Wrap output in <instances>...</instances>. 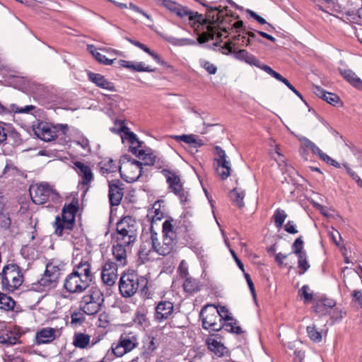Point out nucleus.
Wrapping results in <instances>:
<instances>
[{"label": "nucleus", "mask_w": 362, "mask_h": 362, "mask_svg": "<svg viewBox=\"0 0 362 362\" xmlns=\"http://www.w3.org/2000/svg\"><path fill=\"white\" fill-rule=\"evenodd\" d=\"M173 220H165L163 223V238L159 240L158 234L151 231L152 248L157 254L163 256L170 254L177 243V235Z\"/></svg>", "instance_id": "nucleus-1"}, {"label": "nucleus", "mask_w": 362, "mask_h": 362, "mask_svg": "<svg viewBox=\"0 0 362 362\" xmlns=\"http://www.w3.org/2000/svg\"><path fill=\"white\" fill-rule=\"evenodd\" d=\"M91 262L92 257L88 250L75 249L73 253L74 268L72 272L91 283L94 277Z\"/></svg>", "instance_id": "nucleus-2"}, {"label": "nucleus", "mask_w": 362, "mask_h": 362, "mask_svg": "<svg viewBox=\"0 0 362 362\" xmlns=\"http://www.w3.org/2000/svg\"><path fill=\"white\" fill-rule=\"evenodd\" d=\"M1 286L3 291L13 292L23 282V275L21 267L14 263L5 265L0 272Z\"/></svg>", "instance_id": "nucleus-3"}, {"label": "nucleus", "mask_w": 362, "mask_h": 362, "mask_svg": "<svg viewBox=\"0 0 362 362\" xmlns=\"http://www.w3.org/2000/svg\"><path fill=\"white\" fill-rule=\"evenodd\" d=\"M29 192L32 201L36 204H43L47 202H52L54 204L59 202V193L47 182L31 185Z\"/></svg>", "instance_id": "nucleus-4"}, {"label": "nucleus", "mask_w": 362, "mask_h": 362, "mask_svg": "<svg viewBox=\"0 0 362 362\" xmlns=\"http://www.w3.org/2000/svg\"><path fill=\"white\" fill-rule=\"evenodd\" d=\"M158 170H160L165 177L169 189L179 197L182 203H185L187 193L183 189L179 171L173 168L168 162L164 163L163 166H158Z\"/></svg>", "instance_id": "nucleus-5"}, {"label": "nucleus", "mask_w": 362, "mask_h": 362, "mask_svg": "<svg viewBox=\"0 0 362 362\" xmlns=\"http://www.w3.org/2000/svg\"><path fill=\"white\" fill-rule=\"evenodd\" d=\"M138 226L132 216H125L117 223L116 241L122 243H134L137 238Z\"/></svg>", "instance_id": "nucleus-6"}, {"label": "nucleus", "mask_w": 362, "mask_h": 362, "mask_svg": "<svg viewBox=\"0 0 362 362\" xmlns=\"http://www.w3.org/2000/svg\"><path fill=\"white\" fill-rule=\"evenodd\" d=\"M104 302L103 295L100 289L91 288L80 300V309L86 315H93L101 309Z\"/></svg>", "instance_id": "nucleus-7"}, {"label": "nucleus", "mask_w": 362, "mask_h": 362, "mask_svg": "<svg viewBox=\"0 0 362 362\" xmlns=\"http://www.w3.org/2000/svg\"><path fill=\"white\" fill-rule=\"evenodd\" d=\"M146 279L134 272L124 273L122 275L119 283L120 293L124 297L134 296L140 287L146 286Z\"/></svg>", "instance_id": "nucleus-8"}, {"label": "nucleus", "mask_w": 362, "mask_h": 362, "mask_svg": "<svg viewBox=\"0 0 362 362\" xmlns=\"http://www.w3.org/2000/svg\"><path fill=\"white\" fill-rule=\"evenodd\" d=\"M76 211V207L73 204H69L63 208L62 217H56L54 227L55 233L58 236H62L64 233H69L72 229Z\"/></svg>", "instance_id": "nucleus-9"}, {"label": "nucleus", "mask_w": 362, "mask_h": 362, "mask_svg": "<svg viewBox=\"0 0 362 362\" xmlns=\"http://www.w3.org/2000/svg\"><path fill=\"white\" fill-rule=\"evenodd\" d=\"M139 344L137 335L132 332L123 333L117 341L112 344L111 349L117 357H122L124 354L134 349Z\"/></svg>", "instance_id": "nucleus-10"}, {"label": "nucleus", "mask_w": 362, "mask_h": 362, "mask_svg": "<svg viewBox=\"0 0 362 362\" xmlns=\"http://www.w3.org/2000/svg\"><path fill=\"white\" fill-rule=\"evenodd\" d=\"M142 163L135 160H129L124 157L119 166L121 177L127 182L136 181L141 175Z\"/></svg>", "instance_id": "nucleus-11"}, {"label": "nucleus", "mask_w": 362, "mask_h": 362, "mask_svg": "<svg viewBox=\"0 0 362 362\" xmlns=\"http://www.w3.org/2000/svg\"><path fill=\"white\" fill-rule=\"evenodd\" d=\"M158 2L169 11L175 13L182 19L194 21L193 23H204L202 21V16L197 12L192 11L185 6H182L172 0H157Z\"/></svg>", "instance_id": "nucleus-12"}, {"label": "nucleus", "mask_w": 362, "mask_h": 362, "mask_svg": "<svg viewBox=\"0 0 362 362\" xmlns=\"http://www.w3.org/2000/svg\"><path fill=\"white\" fill-rule=\"evenodd\" d=\"M63 265L57 261H51L46 266L43 276L39 280V284L45 288H54L57 286L60 272Z\"/></svg>", "instance_id": "nucleus-13"}, {"label": "nucleus", "mask_w": 362, "mask_h": 362, "mask_svg": "<svg viewBox=\"0 0 362 362\" xmlns=\"http://www.w3.org/2000/svg\"><path fill=\"white\" fill-rule=\"evenodd\" d=\"M214 160L216 162V172L222 180H226L230 175V161L226 159L225 151L219 146L214 147Z\"/></svg>", "instance_id": "nucleus-14"}, {"label": "nucleus", "mask_w": 362, "mask_h": 362, "mask_svg": "<svg viewBox=\"0 0 362 362\" xmlns=\"http://www.w3.org/2000/svg\"><path fill=\"white\" fill-rule=\"evenodd\" d=\"M90 285V282L73 272L66 277L64 282V288L71 293H83Z\"/></svg>", "instance_id": "nucleus-15"}, {"label": "nucleus", "mask_w": 362, "mask_h": 362, "mask_svg": "<svg viewBox=\"0 0 362 362\" xmlns=\"http://www.w3.org/2000/svg\"><path fill=\"white\" fill-rule=\"evenodd\" d=\"M57 127L45 122H39L33 125L35 135L40 139L49 142L57 138Z\"/></svg>", "instance_id": "nucleus-16"}, {"label": "nucleus", "mask_w": 362, "mask_h": 362, "mask_svg": "<svg viewBox=\"0 0 362 362\" xmlns=\"http://www.w3.org/2000/svg\"><path fill=\"white\" fill-rule=\"evenodd\" d=\"M298 141L300 142V148L305 149L309 148L311 150L312 153L315 155L319 156L320 159L325 161L326 163L333 165L338 166L339 163L334 159L331 158L328 155L323 153L320 148L312 141L309 139L301 136V135H296Z\"/></svg>", "instance_id": "nucleus-17"}, {"label": "nucleus", "mask_w": 362, "mask_h": 362, "mask_svg": "<svg viewBox=\"0 0 362 362\" xmlns=\"http://www.w3.org/2000/svg\"><path fill=\"white\" fill-rule=\"evenodd\" d=\"M87 49L99 63L105 65H111L115 59V58L110 59L103 53L106 52L109 57H112L116 54V51L113 49L107 48L98 49L93 45H88Z\"/></svg>", "instance_id": "nucleus-18"}, {"label": "nucleus", "mask_w": 362, "mask_h": 362, "mask_svg": "<svg viewBox=\"0 0 362 362\" xmlns=\"http://www.w3.org/2000/svg\"><path fill=\"white\" fill-rule=\"evenodd\" d=\"M117 265L110 260L107 261L103 267L101 279L107 286H113L117 279Z\"/></svg>", "instance_id": "nucleus-19"}, {"label": "nucleus", "mask_w": 362, "mask_h": 362, "mask_svg": "<svg viewBox=\"0 0 362 362\" xmlns=\"http://www.w3.org/2000/svg\"><path fill=\"white\" fill-rule=\"evenodd\" d=\"M209 308H211L213 312L212 317H214V319H209V317L206 318L205 317V325L207 324L209 327H214L216 325V320L219 317L226 320H230L232 319V317L230 316L228 310L224 306L216 308L212 304L205 305V310H207ZM205 329H206V326Z\"/></svg>", "instance_id": "nucleus-20"}, {"label": "nucleus", "mask_w": 362, "mask_h": 362, "mask_svg": "<svg viewBox=\"0 0 362 362\" xmlns=\"http://www.w3.org/2000/svg\"><path fill=\"white\" fill-rule=\"evenodd\" d=\"M173 310V303L168 300H161L156 306L155 320L158 322L168 320L172 315Z\"/></svg>", "instance_id": "nucleus-21"}, {"label": "nucleus", "mask_w": 362, "mask_h": 362, "mask_svg": "<svg viewBox=\"0 0 362 362\" xmlns=\"http://www.w3.org/2000/svg\"><path fill=\"white\" fill-rule=\"evenodd\" d=\"M99 339H91V336L83 332H76L73 337V345L80 349H88L98 342Z\"/></svg>", "instance_id": "nucleus-22"}, {"label": "nucleus", "mask_w": 362, "mask_h": 362, "mask_svg": "<svg viewBox=\"0 0 362 362\" xmlns=\"http://www.w3.org/2000/svg\"><path fill=\"white\" fill-rule=\"evenodd\" d=\"M208 349L217 356L221 357L228 353L226 347L222 342L221 337L218 335H211L206 339Z\"/></svg>", "instance_id": "nucleus-23"}, {"label": "nucleus", "mask_w": 362, "mask_h": 362, "mask_svg": "<svg viewBox=\"0 0 362 362\" xmlns=\"http://www.w3.org/2000/svg\"><path fill=\"white\" fill-rule=\"evenodd\" d=\"M173 138L177 142H183L189 146L192 153L197 152V148L203 146V142L197 135L182 134L173 136Z\"/></svg>", "instance_id": "nucleus-24"}, {"label": "nucleus", "mask_w": 362, "mask_h": 362, "mask_svg": "<svg viewBox=\"0 0 362 362\" xmlns=\"http://www.w3.org/2000/svg\"><path fill=\"white\" fill-rule=\"evenodd\" d=\"M74 164L76 173L81 177L80 183L83 185H88L93 179V175L90 166L80 161H76Z\"/></svg>", "instance_id": "nucleus-25"}, {"label": "nucleus", "mask_w": 362, "mask_h": 362, "mask_svg": "<svg viewBox=\"0 0 362 362\" xmlns=\"http://www.w3.org/2000/svg\"><path fill=\"white\" fill-rule=\"evenodd\" d=\"M109 200L112 206H118L123 197V189L119 186V180L109 182Z\"/></svg>", "instance_id": "nucleus-26"}, {"label": "nucleus", "mask_w": 362, "mask_h": 362, "mask_svg": "<svg viewBox=\"0 0 362 362\" xmlns=\"http://www.w3.org/2000/svg\"><path fill=\"white\" fill-rule=\"evenodd\" d=\"M132 243H122L117 242V244L112 247V255L117 261V266H124L127 264V250L126 247Z\"/></svg>", "instance_id": "nucleus-27"}, {"label": "nucleus", "mask_w": 362, "mask_h": 362, "mask_svg": "<svg viewBox=\"0 0 362 362\" xmlns=\"http://www.w3.org/2000/svg\"><path fill=\"white\" fill-rule=\"evenodd\" d=\"M131 152L140 159H142L144 163H141L145 165H155L156 168L158 169V166H163V163H166L165 161L160 163L159 160H156V157L152 154H146L144 150L138 149L137 147H132Z\"/></svg>", "instance_id": "nucleus-28"}, {"label": "nucleus", "mask_w": 362, "mask_h": 362, "mask_svg": "<svg viewBox=\"0 0 362 362\" xmlns=\"http://www.w3.org/2000/svg\"><path fill=\"white\" fill-rule=\"evenodd\" d=\"M111 131L113 132L120 133L121 139L124 141V140L129 142L131 146H129V150L131 151L132 147H137L138 149L141 146V143L138 140L136 135L133 132H130L129 129L124 126H121L119 130H116L114 128L111 129Z\"/></svg>", "instance_id": "nucleus-29"}, {"label": "nucleus", "mask_w": 362, "mask_h": 362, "mask_svg": "<svg viewBox=\"0 0 362 362\" xmlns=\"http://www.w3.org/2000/svg\"><path fill=\"white\" fill-rule=\"evenodd\" d=\"M88 79L103 89L110 91L115 90L113 83L105 78V77L100 74L90 72L88 73Z\"/></svg>", "instance_id": "nucleus-30"}, {"label": "nucleus", "mask_w": 362, "mask_h": 362, "mask_svg": "<svg viewBox=\"0 0 362 362\" xmlns=\"http://www.w3.org/2000/svg\"><path fill=\"white\" fill-rule=\"evenodd\" d=\"M56 329L52 327H45L36 333V342L37 344H47L56 338Z\"/></svg>", "instance_id": "nucleus-31"}, {"label": "nucleus", "mask_w": 362, "mask_h": 362, "mask_svg": "<svg viewBox=\"0 0 362 362\" xmlns=\"http://www.w3.org/2000/svg\"><path fill=\"white\" fill-rule=\"evenodd\" d=\"M119 65L129 70L138 72H153L155 69H152L150 66L146 65L143 62H132L127 60H120Z\"/></svg>", "instance_id": "nucleus-32"}, {"label": "nucleus", "mask_w": 362, "mask_h": 362, "mask_svg": "<svg viewBox=\"0 0 362 362\" xmlns=\"http://www.w3.org/2000/svg\"><path fill=\"white\" fill-rule=\"evenodd\" d=\"M223 12L217 7H211L205 4V23H223L224 20L221 18Z\"/></svg>", "instance_id": "nucleus-33"}, {"label": "nucleus", "mask_w": 362, "mask_h": 362, "mask_svg": "<svg viewBox=\"0 0 362 362\" xmlns=\"http://www.w3.org/2000/svg\"><path fill=\"white\" fill-rule=\"evenodd\" d=\"M261 69L267 74H269V75H271L272 77L276 78V80L284 83L296 95H297L299 98H302V95H300V93L290 83V82L286 78L283 77L280 74L275 71L267 65H262Z\"/></svg>", "instance_id": "nucleus-34"}, {"label": "nucleus", "mask_w": 362, "mask_h": 362, "mask_svg": "<svg viewBox=\"0 0 362 362\" xmlns=\"http://www.w3.org/2000/svg\"><path fill=\"white\" fill-rule=\"evenodd\" d=\"M35 105H25L23 107H19L16 104H11L8 108L0 104V114H6L7 112H13L17 114H28L30 113L33 110H35Z\"/></svg>", "instance_id": "nucleus-35"}, {"label": "nucleus", "mask_w": 362, "mask_h": 362, "mask_svg": "<svg viewBox=\"0 0 362 362\" xmlns=\"http://www.w3.org/2000/svg\"><path fill=\"white\" fill-rule=\"evenodd\" d=\"M20 334L13 331L0 332V344L12 346L19 343Z\"/></svg>", "instance_id": "nucleus-36"}, {"label": "nucleus", "mask_w": 362, "mask_h": 362, "mask_svg": "<svg viewBox=\"0 0 362 362\" xmlns=\"http://www.w3.org/2000/svg\"><path fill=\"white\" fill-rule=\"evenodd\" d=\"M313 92L318 97L322 98L327 103L333 105H336L339 100V98L337 95L332 93L327 92L317 86L313 87Z\"/></svg>", "instance_id": "nucleus-37"}, {"label": "nucleus", "mask_w": 362, "mask_h": 362, "mask_svg": "<svg viewBox=\"0 0 362 362\" xmlns=\"http://www.w3.org/2000/svg\"><path fill=\"white\" fill-rule=\"evenodd\" d=\"M162 204L163 201H157L153 204L152 208L148 210V217L151 220L152 223L160 221L163 218L164 212L161 211Z\"/></svg>", "instance_id": "nucleus-38"}, {"label": "nucleus", "mask_w": 362, "mask_h": 362, "mask_svg": "<svg viewBox=\"0 0 362 362\" xmlns=\"http://www.w3.org/2000/svg\"><path fill=\"white\" fill-rule=\"evenodd\" d=\"M339 71L341 75L354 86L358 88H362V81L351 70L339 69Z\"/></svg>", "instance_id": "nucleus-39"}, {"label": "nucleus", "mask_w": 362, "mask_h": 362, "mask_svg": "<svg viewBox=\"0 0 362 362\" xmlns=\"http://www.w3.org/2000/svg\"><path fill=\"white\" fill-rule=\"evenodd\" d=\"M235 57L239 60L245 61L246 63L250 65H255L259 66V62L252 54H249L245 49H240L235 53Z\"/></svg>", "instance_id": "nucleus-40"}, {"label": "nucleus", "mask_w": 362, "mask_h": 362, "mask_svg": "<svg viewBox=\"0 0 362 362\" xmlns=\"http://www.w3.org/2000/svg\"><path fill=\"white\" fill-rule=\"evenodd\" d=\"M151 28L153 30H155L158 34L160 35L163 37H165L169 42H170L173 45H186L193 43L192 40L187 39V38H180L177 39L172 36H167L164 33L160 32L157 28H154L153 25L151 26Z\"/></svg>", "instance_id": "nucleus-41"}, {"label": "nucleus", "mask_w": 362, "mask_h": 362, "mask_svg": "<svg viewBox=\"0 0 362 362\" xmlns=\"http://www.w3.org/2000/svg\"><path fill=\"white\" fill-rule=\"evenodd\" d=\"M100 168L103 174L115 173L117 170V168L119 169L116 162L111 158L105 159L101 161L100 163Z\"/></svg>", "instance_id": "nucleus-42"}, {"label": "nucleus", "mask_w": 362, "mask_h": 362, "mask_svg": "<svg viewBox=\"0 0 362 362\" xmlns=\"http://www.w3.org/2000/svg\"><path fill=\"white\" fill-rule=\"evenodd\" d=\"M201 284L195 279L189 276L183 282V288L185 291L192 293L198 291L200 289Z\"/></svg>", "instance_id": "nucleus-43"}, {"label": "nucleus", "mask_w": 362, "mask_h": 362, "mask_svg": "<svg viewBox=\"0 0 362 362\" xmlns=\"http://www.w3.org/2000/svg\"><path fill=\"white\" fill-rule=\"evenodd\" d=\"M245 194L239 189H234L230 192V198L237 206L241 208L244 206L243 199Z\"/></svg>", "instance_id": "nucleus-44"}, {"label": "nucleus", "mask_w": 362, "mask_h": 362, "mask_svg": "<svg viewBox=\"0 0 362 362\" xmlns=\"http://www.w3.org/2000/svg\"><path fill=\"white\" fill-rule=\"evenodd\" d=\"M15 301L7 295L0 292V308L9 310L14 308Z\"/></svg>", "instance_id": "nucleus-45"}, {"label": "nucleus", "mask_w": 362, "mask_h": 362, "mask_svg": "<svg viewBox=\"0 0 362 362\" xmlns=\"http://www.w3.org/2000/svg\"><path fill=\"white\" fill-rule=\"evenodd\" d=\"M151 251H153V250L152 248L151 237L149 240L143 241L141 243L139 249V255L141 257L146 258L150 255Z\"/></svg>", "instance_id": "nucleus-46"}, {"label": "nucleus", "mask_w": 362, "mask_h": 362, "mask_svg": "<svg viewBox=\"0 0 362 362\" xmlns=\"http://www.w3.org/2000/svg\"><path fill=\"white\" fill-rule=\"evenodd\" d=\"M304 242L302 237H298L292 245V251L296 255L306 254V251L303 249Z\"/></svg>", "instance_id": "nucleus-47"}, {"label": "nucleus", "mask_w": 362, "mask_h": 362, "mask_svg": "<svg viewBox=\"0 0 362 362\" xmlns=\"http://www.w3.org/2000/svg\"><path fill=\"white\" fill-rule=\"evenodd\" d=\"M287 217V214L284 210L277 209L276 210L274 218L275 226L276 228H280Z\"/></svg>", "instance_id": "nucleus-48"}, {"label": "nucleus", "mask_w": 362, "mask_h": 362, "mask_svg": "<svg viewBox=\"0 0 362 362\" xmlns=\"http://www.w3.org/2000/svg\"><path fill=\"white\" fill-rule=\"evenodd\" d=\"M307 333L310 339L315 342H320L322 340V334L317 331L315 327L308 326L307 327Z\"/></svg>", "instance_id": "nucleus-49"}, {"label": "nucleus", "mask_w": 362, "mask_h": 362, "mask_svg": "<svg viewBox=\"0 0 362 362\" xmlns=\"http://www.w3.org/2000/svg\"><path fill=\"white\" fill-rule=\"evenodd\" d=\"M297 257H298V268L302 269L301 273L305 272L310 267V264L308 262L307 253L300 255H298Z\"/></svg>", "instance_id": "nucleus-50"}, {"label": "nucleus", "mask_w": 362, "mask_h": 362, "mask_svg": "<svg viewBox=\"0 0 362 362\" xmlns=\"http://www.w3.org/2000/svg\"><path fill=\"white\" fill-rule=\"evenodd\" d=\"M144 347L146 351L148 354H151L153 351H154L156 349L155 339L153 337H148L146 341L144 342Z\"/></svg>", "instance_id": "nucleus-51"}, {"label": "nucleus", "mask_w": 362, "mask_h": 362, "mask_svg": "<svg viewBox=\"0 0 362 362\" xmlns=\"http://www.w3.org/2000/svg\"><path fill=\"white\" fill-rule=\"evenodd\" d=\"M177 273L181 278H185L186 279L187 277H189L188 266L185 260L181 261L177 269Z\"/></svg>", "instance_id": "nucleus-52"}, {"label": "nucleus", "mask_w": 362, "mask_h": 362, "mask_svg": "<svg viewBox=\"0 0 362 362\" xmlns=\"http://www.w3.org/2000/svg\"><path fill=\"white\" fill-rule=\"evenodd\" d=\"M334 305L335 303L332 299L325 298L317 303L316 309L317 312H321V307H325V308H332Z\"/></svg>", "instance_id": "nucleus-53"}, {"label": "nucleus", "mask_w": 362, "mask_h": 362, "mask_svg": "<svg viewBox=\"0 0 362 362\" xmlns=\"http://www.w3.org/2000/svg\"><path fill=\"white\" fill-rule=\"evenodd\" d=\"M11 223V221L10 217L8 215L1 213L0 214V226L2 228L7 229L10 227Z\"/></svg>", "instance_id": "nucleus-54"}, {"label": "nucleus", "mask_w": 362, "mask_h": 362, "mask_svg": "<svg viewBox=\"0 0 362 362\" xmlns=\"http://www.w3.org/2000/svg\"><path fill=\"white\" fill-rule=\"evenodd\" d=\"M193 30L198 35L197 40L200 44L204 43V32H201L199 29L204 25V24H192Z\"/></svg>", "instance_id": "nucleus-55"}, {"label": "nucleus", "mask_w": 362, "mask_h": 362, "mask_svg": "<svg viewBox=\"0 0 362 362\" xmlns=\"http://www.w3.org/2000/svg\"><path fill=\"white\" fill-rule=\"evenodd\" d=\"M310 288L308 286H303L299 291V293L303 296L305 301L308 302L312 300L313 295L309 293Z\"/></svg>", "instance_id": "nucleus-56"}, {"label": "nucleus", "mask_w": 362, "mask_h": 362, "mask_svg": "<svg viewBox=\"0 0 362 362\" xmlns=\"http://www.w3.org/2000/svg\"><path fill=\"white\" fill-rule=\"evenodd\" d=\"M284 229L287 233L291 234H296L298 232L296 229V226L293 221H288Z\"/></svg>", "instance_id": "nucleus-57"}, {"label": "nucleus", "mask_w": 362, "mask_h": 362, "mask_svg": "<svg viewBox=\"0 0 362 362\" xmlns=\"http://www.w3.org/2000/svg\"><path fill=\"white\" fill-rule=\"evenodd\" d=\"M230 252L233 257V258L234 259L235 262H236L238 267L240 268V269L243 272L245 273V269H244V265L241 262V261L240 260V259L238 257V256L236 255L235 252H234L233 250L232 249H230Z\"/></svg>", "instance_id": "nucleus-58"}, {"label": "nucleus", "mask_w": 362, "mask_h": 362, "mask_svg": "<svg viewBox=\"0 0 362 362\" xmlns=\"http://www.w3.org/2000/svg\"><path fill=\"white\" fill-rule=\"evenodd\" d=\"M243 274H244V276H245V278L246 279V281H247V283L248 284V286L250 288V290L251 293H252V295L255 296V291L254 284L252 283V279H251L250 275L247 273H246L245 272V273H243Z\"/></svg>", "instance_id": "nucleus-59"}, {"label": "nucleus", "mask_w": 362, "mask_h": 362, "mask_svg": "<svg viewBox=\"0 0 362 362\" xmlns=\"http://www.w3.org/2000/svg\"><path fill=\"white\" fill-rule=\"evenodd\" d=\"M247 13L250 14V17L253 20L257 21L258 23H267V21L262 17L257 15L255 12L251 10H247Z\"/></svg>", "instance_id": "nucleus-60"}, {"label": "nucleus", "mask_w": 362, "mask_h": 362, "mask_svg": "<svg viewBox=\"0 0 362 362\" xmlns=\"http://www.w3.org/2000/svg\"><path fill=\"white\" fill-rule=\"evenodd\" d=\"M276 153L279 156V158H275V160L278 163L279 167L281 168V170H284V167L286 166V163H285V161H284V160L283 158L282 155L280 153V152L279 151V148L276 149Z\"/></svg>", "instance_id": "nucleus-61"}, {"label": "nucleus", "mask_w": 362, "mask_h": 362, "mask_svg": "<svg viewBox=\"0 0 362 362\" xmlns=\"http://www.w3.org/2000/svg\"><path fill=\"white\" fill-rule=\"evenodd\" d=\"M352 296L356 299V300L362 307V293H361V291H358V290H354L352 292Z\"/></svg>", "instance_id": "nucleus-62"}, {"label": "nucleus", "mask_w": 362, "mask_h": 362, "mask_svg": "<svg viewBox=\"0 0 362 362\" xmlns=\"http://www.w3.org/2000/svg\"><path fill=\"white\" fill-rule=\"evenodd\" d=\"M205 69L208 71L210 74H214L216 73L217 67L211 64L205 62Z\"/></svg>", "instance_id": "nucleus-63"}, {"label": "nucleus", "mask_w": 362, "mask_h": 362, "mask_svg": "<svg viewBox=\"0 0 362 362\" xmlns=\"http://www.w3.org/2000/svg\"><path fill=\"white\" fill-rule=\"evenodd\" d=\"M287 257V255H284L283 253H278L275 256V260L276 261V262L279 264V265H281L284 262V260Z\"/></svg>", "instance_id": "nucleus-64"}]
</instances>
